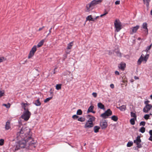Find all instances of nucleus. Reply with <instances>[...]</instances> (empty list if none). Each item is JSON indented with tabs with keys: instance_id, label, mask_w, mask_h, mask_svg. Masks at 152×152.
I'll return each instance as SVG.
<instances>
[{
	"instance_id": "nucleus-1",
	"label": "nucleus",
	"mask_w": 152,
	"mask_h": 152,
	"mask_svg": "<svg viewBox=\"0 0 152 152\" xmlns=\"http://www.w3.org/2000/svg\"><path fill=\"white\" fill-rule=\"evenodd\" d=\"M30 129L28 127L23 126L16 134V139L19 140L18 143L21 148L30 146L35 147L36 143L30 135Z\"/></svg>"
},
{
	"instance_id": "nucleus-2",
	"label": "nucleus",
	"mask_w": 152,
	"mask_h": 152,
	"mask_svg": "<svg viewBox=\"0 0 152 152\" xmlns=\"http://www.w3.org/2000/svg\"><path fill=\"white\" fill-rule=\"evenodd\" d=\"M30 112L27 110L24 111L21 116V118L25 121H28L30 117Z\"/></svg>"
},
{
	"instance_id": "nucleus-3",
	"label": "nucleus",
	"mask_w": 152,
	"mask_h": 152,
	"mask_svg": "<svg viewBox=\"0 0 152 152\" xmlns=\"http://www.w3.org/2000/svg\"><path fill=\"white\" fill-rule=\"evenodd\" d=\"M103 0H93L88 4L89 8L92 9L93 7L97 4L101 3Z\"/></svg>"
},
{
	"instance_id": "nucleus-4",
	"label": "nucleus",
	"mask_w": 152,
	"mask_h": 152,
	"mask_svg": "<svg viewBox=\"0 0 152 152\" xmlns=\"http://www.w3.org/2000/svg\"><path fill=\"white\" fill-rule=\"evenodd\" d=\"M112 111L110 109H108L104 113L101 115V117L103 118H106L109 116L112 115Z\"/></svg>"
},
{
	"instance_id": "nucleus-5",
	"label": "nucleus",
	"mask_w": 152,
	"mask_h": 152,
	"mask_svg": "<svg viewBox=\"0 0 152 152\" xmlns=\"http://www.w3.org/2000/svg\"><path fill=\"white\" fill-rule=\"evenodd\" d=\"M37 50V46L34 45L31 48L29 54L28 58H29L32 57Z\"/></svg>"
},
{
	"instance_id": "nucleus-6",
	"label": "nucleus",
	"mask_w": 152,
	"mask_h": 152,
	"mask_svg": "<svg viewBox=\"0 0 152 152\" xmlns=\"http://www.w3.org/2000/svg\"><path fill=\"white\" fill-rule=\"evenodd\" d=\"M114 25L115 30L117 32H119L121 29V25L120 22H118L117 20H116L114 22Z\"/></svg>"
},
{
	"instance_id": "nucleus-7",
	"label": "nucleus",
	"mask_w": 152,
	"mask_h": 152,
	"mask_svg": "<svg viewBox=\"0 0 152 152\" xmlns=\"http://www.w3.org/2000/svg\"><path fill=\"white\" fill-rule=\"evenodd\" d=\"M152 107V105L150 104L146 105L143 109V111L145 113H147Z\"/></svg>"
},
{
	"instance_id": "nucleus-8",
	"label": "nucleus",
	"mask_w": 152,
	"mask_h": 152,
	"mask_svg": "<svg viewBox=\"0 0 152 152\" xmlns=\"http://www.w3.org/2000/svg\"><path fill=\"white\" fill-rule=\"evenodd\" d=\"M100 126L102 129H105L108 126L106 120H104V121L100 123Z\"/></svg>"
},
{
	"instance_id": "nucleus-9",
	"label": "nucleus",
	"mask_w": 152,
	"mask_h": 152,
	"mask_svg": "<svg viewBox=\"0 0 152 152\" xmlns=\"http://www.w3.org/2000/svg\"><path fill=\"white\" fill-rule=\"evenodd\" d=\"M94 126V124L93 122H88V121L86 122L85 126V128H91Z\"/></svg>"
},
{
	"instance_id": "nucleus-10",
	"label": "nucleus",
	"mask_w": 152,
	"mask_h": 152,
	"mask_svg": "<svg viewBox=\"0 0 152 152\" xmlns=\"http://www.w3.org/2000/svg\"><path fill=\"white\" fill-rule=\"evenodd\" d=\"M140 28V26L139 25H137L135 26L132 27L131 28L132 31L131 32V34H132L136 32L137 30Z\"/></svg>"
},
{
	"instance_id": "nucleus-11",
	"label": "nucleus",
	"mask_w": 152,
	"mask_h": 152,
	"mask_svg": "<svg viewBox=\"0 0 152 152\" xmlns=\"http://www.w3.org/2000/svg\"><path fill=\"white\" fill-rule=\"evenodd\" d=\"M119 69L122 70H124L126 67V64L124 62H121L118 66Z\"/></svg>"
},
{
	"instance_id": "nucleus-12",
	"label": "nucleus",
	"mask_w": 152,
	"mask_h": 152,
	"mask_svg": "<svg viewBox=\"0 0 152 152\" xmlns=\"http://www.w3.org/2000/svg\"><path fill=\"white\" fill-rule=\"evenodd\" d=\"M140 137L139 136H138L137 137L136 139L134 140V142L136 144L140 143L141 142V140L140 139Z\"/></svg>"
},
{
	"instance_id": "nucleus-13",
	"label": "nucleus",
	"mask_w": 152,
	"mask_h": 152,
	"mask_svg": "<svg viewBox=\"0 0 152 152\" xmlns=\"http://www.w3.org/2000/svg\"><path fill=\"white\" fill-rule=\"evenodd\" d=\"M45 41L46 42L47 41L46 38H45L44 39H43L40 41L37 45V47L39 48L41 47L43 44L44 42Z\"/></svg>"
},
{
	"instance_id": "nucleus-14",
	"label": "nucleus",
	"mask_w": 152,
	"mask_h": 152,
	"mask_svg": "<svg viewBox=\"0 0 152 152\" xmlns=\"http://www.w3.org/2000/svg\"><path fill=\"white\" fill-rule=\"evenodd\" d=\"M94 107L93 106L91 105L88 108V110L87 111V113H89L91 112L92 113H95V112L93 111Z\"/></svg>"
},
{
	"instance_id": "nucleus-15",
	"label": "nucleus",
	"mask_w": 152,
	"mask_h": 152,
	"mask_svg": "<svg viewBox=\"0 0 152 152\" xmlns=\"http://www.w3.org/2000/svg\"><path fill=\"white\" fill-rule=\"evenodd\" d=\"M5 128L6 130H8L11 128L10 125V122L9 121H8L6 123Z\"/></svg>"
},
{
	"instance_id": "nucleus-16",
	"label": "nucleus",
	"mask_w": 152,
	"mask_h": 152,
	"mask_svg": "<svg viewBox=\"0 0 152 152\" xmlns=\"http://www.w3.org/2000/svg\"><path fill=\"white\" fill-rule=\"evenodd\" d=\"M142 26V28L145 29V31L147 32V34H148V30L147 28V23L146 22L143 23Z\"/></svg>"
},
{
	"instance_id": "nucleus-17",
	"label": "nucleus",
	"mask_w": 152,
	"mask_h": 152,
	"mask_svg": "<svg viewBox=\"0 0 152 152\" xmlns=\"http://www.w3.org/2000/svg\"><path fill=\"white\" fill-rule=\"evenodd\" d=\"M21 148L18 142H17L14 146L13 148L15 151L18 150L20 148Z\"/></svg>"
},
{
	"instance_id": "nucleus-18",
	"label": "nucleus",
	"mask_w": 152,
	"mask_h": 152,
	"mask_svg": "<svg viewBox=\"0 0 152 152\" xmlns=\"http://www.w3.org/2000/svg\"><path fill=\"white\" fill-rule=\"evenodd\" d=\"M143 56H144V54H142L141 55V56H140V58L138 60L137 62V64L138 65H140L141 64V62L142 61H143Z\"/></svg>"
},
{
	"instance_id": "nucleus-19",
	"label": "nucleus",
	"mask_w": 152,
	"mask_h": 152,
	"mask_svg": "<svg viewBox=\"0 0 152 152\" xmlns=\"http://www.w3.org/2000/svg\"><path fill=\"white\" fill-rule=\"evenodd\" d=\"M86 21H94L95 20V19L93 18L91 15H88L86 18Z\"/></svg>"
},
{
	"instance_id": "nucleus-20",
	"label": "nucleus",
	"mask_w": 152,
	"mask_h": 152,
	"mask_svg": "<svg viewBox=\"0 0 152 152\" xmlns=\"http://www.w3.org/2000/svg\"><path fill=\"white\" fill-rule=\"evenodd\" d=\"M98 107L100 109L104 110L105 108L104 105L101 102H99L97 104Z\"/></svg>"
},
{
	"instance_id": "nucleus-21",
	"label": "nucleus",
	"mask_w": 152,
	"mask_h": 152,
	"mask_svg": "<svg viewBox=\"0 0 152 152\" xmlns=\"http://www.w3.org/2000/svg\"><path fill=\"white\" fill-rule=\"evenodd\" d=\"M33 103L37 106H39L41 104V103L39 101V99L36 100L34 102H33Z\"/></svg>"
},
{
	"instance_id": "nucleus-22",
	"label": "nucleus",
	"mask_w": 152,
	"mask_h": 152,
	"mask_svg": "<svg viewBox=\"0 0 152 152\" xmlns=\"http://www.w3.org/2000/svg\"><path fill=\"white\" fill-rule=\"evenodd\" d=\"M121 111H124L126 109V107L125 105H122L118 107Z\"/></svg>"
},
{
	"instance_id": "nucleus-23",
	"label": "nucleus",
	"mask_w": 152,
	"mask_h": 152,
	"mask_svg": "<svg viewBox=\"0 0 152 152\" xmlns=\"http://www.w3.org/2000/svg\"><path fill=\"white\" fill-rule=\"evenodd\" d=\"M144 4H146L147 7L148 8L149 6V2L150 0H143Z\"/></svg>"
},
{
	"instance_id": "nucleus-24",
	"label": "nucleus",
	"mask_w": 152,
	"mask_h": 152,
	"mask_svg": "<svg viewBox=\"0 0 152 152\" xmlns=\"http://www.w3.org/2000/svg\"><path fill=\"white\" fill-rule=\"evenodd\" d=\"M100 127L98 126H95L94 127V129L95 133H97L99 132Z\"/></svg>"
},
{
	"instance_id": "nucleus-25",
	"label": "nucleus",
	"mask_w": 152,
	"mask_h": 152,
	"mask_svg": "<svg viewBox=\"0 0 152 152\" xmlns=\"http://www.w3.org/2000/svg\"><path fill=\"white\" fill-rule=\"evenodd\" d=\"M73 45V42H70L68 44L67 49H71Z\"/></svg>"
},
{
	"instance_id": "nucleus-26",
	"label": "nucleus",
	"mask_w": 152,
	"mask_h": 152,
	"mask_svg": "<svg viewBox=\"0 0 152 152\" xmlns=\"http://www.w3.org/2000/svg\"><path fill=\"white\" fill-rule=\"evenodd\" d=\"M111 119L114 121H116L118 120V118L117 116L114 115L111 117Z\"/></svg>"
},
{
	"instance_id": "nucleus-27",
	"label": "nucleus",
	"mask_w": 152,
	"mask_h": 152,
	"mask_svg": "<svg viewBox=\"0 0 152 152\" xmlns=\"http://www.w3.org/2000/svg\"><path fill=\"white\" fill-rule=\"evenodd\" d=\"M149 56V54H147L145 55V56H143V61L146 62Z\"/></svg>"
},
{
	"instance_id": "nucleus-28",
	"label": "nucleus",
	"mask_w": 152,
	"mask_h": 152,
	"mask_svg": "<svg viewBox=\"0 0 152 152\" xmlns=\"http://www.w3.org/2000/svg\"><path fill=\"white\" fill-rule=\"evenodd\" d=\"M21 105L22 107V108L25 111L27 110L26 108V105H27V103H22L21 104Z\"/></svg>"
},
{
	"instance_id": "nucleus-29",
	"label": "nucleus",
	"mask_w": 152,
	"mask_h": 152,
	"mask_svg": "<svg viewBox=\"0 0 152 152\" xmlns=\"http://www.w3.org/2000/svg\"><path fill=\"white\" fill-rule=\"evenodd\" d=\"M131 116L132 117H133V118H135L136 119L137 118V116L136 115L135 113H134L132 112H131L130 113Z\"/></svg>"
},
{
	"instance_id": "nucleus-30",
	"label": "nucleus",
	"mask_w": 152,
	"mask_h": 152,
	"mask_svg": "<svg viewBox=\"0 0 152 152\" xmlns=\"http://www.w3.org/2000/svg\"><path fill=\"white\" fill-rule=\"evenodd\" d=\"M152 46V44H151L149 46H148L147 47L145 51L146 52H148V51L151 49V48Z\"/></svg>"
},
{
	"instance_id": "nucleus-31",
	"label": "nucleus",
	"mask_w": 152,
	"mask_h": 152,
	"mask_svg": "<svg viewBox=\"0 0 152 152\" xmlns=\"http://www.w3.org/2000/svg\"><path fill=\"white\" fill-rule=\"evenodd\" d=\"M135 118H131L130 120V122L132 125H134L135 124V120H136Z\"/></svg>"
},
{
	"instance_id": "nucleus-32",
	"label": "nucleus",
	"mask_w": 152,
	"mask_h": 152,
	"mask_svg": "<svg viewBox=\"0 0 152 152\" xmlns=\"http://www.w3.org/2000/svg\"><path fill=\"white\" fill-rule=\"evenodd\" d=\"M95 120V118L94 116H92L91 118H89L88 121V122H93V121Z\"/></svg>"
},
{
	"instance_id": "nucleus-33",
	"label": "nucleus",
	"mask_w": 152,
	"mask_h": 152,
	"mask_svg": "<svg viewBox=\"0 0 152 152\" xmlns=\"http://www.w3.org/2000/svg\"><path fill=\"white\" fill-rule=\"evenodd\" d=\"M77 120L80 122H83L85 121V118H84L80 117L78 118Z\"/></svg>"
},
{
	"instance_id": "nucleus-34",
	"label": "nucleus",
	"mask_w": 152,
	"mask_h": 152,
	"mask_svg": "<svg viewBox=\"0 0 152 152\" xmlns=\"http://www.w3.org/2000/svg\"><path fill=\"white\" fill-rule=\"evenodd\" d=\"M145 127H142L139 130V131L142 133H144L145 132Z\"/></svg>"
},
{
	"instance_id": "nucleus-35",
	"label": "nucleus",
	"mask_w": 152,
	"mask_h": 152,
	"mask_svg": "<svg viewBox=\"0 0 152 152\" xmlns=\"http://www.w3.org/2000/svg\"><path fill=\"white\" fill-rule=\"evenodd\" d=\"M53 98V96H52L51 97L47 98L46 99H45L44 101V102L46 103L47 102L49 101L50 99H51Z\"/></svg>"
},
{
	"instance_id": "nucleus-36",
	"label": "nucleus",
	"mask_w": 152,
	"mask_h": 152,
	"mask_svg": "<svg viewBox=\"0 0 152 152\" xmlns=\"http://www.w3.org/2000/svg\"><path fill=\"white\" fill-rule=\"evenodd\" d=\"M82 114V111L80 109H78L77 112V115H81Z\"/></svg>"
},
{
	"instance_id": "nucleus-37",
	"label": "nucleus",
	"mask_w": 152,
	"mask_h": 152,
	"mask_svg": "<svg viewBox=\"0 0 152 152\" xmlns=\"http://www.w3.org/2000/svg\"><path fill=\"white\" fill-rule=\"evenodd\" d=\"M115 53L119 57L122 56L121 53L119 51H116Z\"/></svg>"
},
{
	"instance_id": "nucleus-38",
	"label": "nucleus",
	"mask_w": 152,
	"mask_h": 152,
	"mask_svg": "<svg viewBox=\"0 0 152 152\" xmlns=\"http://www.w3.org/2000/svg\"><path fill=\"white\" fill-rule=\"evenodd\" d=\"M133 144V142L132 141H129L128 142L127 144V146L128 147H130Z\"/></svg>"
},
{
	"instance_id": "nucleus-39",
	"label": "nucleus",
	"mask_w": 152,
	"mask_h": 152,
	"mask_svg": "<svg viewBox=\"0 0 152 152\" xmlns=\"http://www.w3.org/2000/svg\"><path fill=\"white\" fill-rule=\"evenodd\" d=\"M61 84H57L56 86V89L57 90L60 89L61 88Z\"/></svg>"
},
{
	"instance_id": "nucleus-40",
	"label": "nucleus",
	"mask_w": 152,
	"mask_h": 152,
	"mask_svg": "<svg viewBox=\"0 0 152 152\" xmlns=\"http://www.w3.org/2000/svg\"><path fill=\"white\" fill-rule=\"evenodd\" d=\"M137 145V146L135 148V149H138L142 147V145L140 143L138 144H136Z\"/></svg>"
},
{
	"instance_id": "nucleus-41",
	"label": "nucleus",
	"mask_w": 152,
	"mask_h": 152,
	"mask_svg": "<svg viewBox=\"0 0 152 152\" xmlns=\"http://www.w3.org/2000/svg\"><path fill=\"white\" fill-rule=\"evenodd\" d=\"M3 105L5 107H6L7 108H9L10 107V103H8L7 104H3Z\"/></svg>"
},
{
	"instance_id": "nucleus-42",
	"label": "nucleus",
	"mask_w": 152,
	"mask_h": 152,
	"mask_svg": "<svg viewBox=\"0 0 152 152\" xmlns=\"http://www.w3.org/2000/svg\"><path fill=\"white\" fill-rule=\"evenodd\" d=\"M149 117H150V116H149V115L146 114L144 115V118L145 119L148 120V119L149 118Z\"/></svg>"
},
{
	"instance_id": "nucleus-43",
	"label": "nucleus",
	"mask_w": 152,
	"mask_h": 152,
	"mask_svg": "<svg viewBox=\"0 0 152 152\" xmlns=\"http://www.w3.org/2000/svg\"><path fill=\"white\" fill-rule=\"evenodd\" d=\"M145 124V121H141L140 122V126H144Z\"/></svg>"
},
{
	"instance_id": "nucleus-44",
	"label": "nucleus",
	"mask_w": 152,
	"mask_h": 152,
	"mask_svg": "<svg viewBox=\"0 0 152 152\" xmlns=\"http://www.w3.org/2000/svg\"><path fill=\"white\" fill-rule=\"evenodd\" d=\"M4 143V140L3 139L0 140V145H2Z\"/></svg>"
},
{
	"instance_id": "nucleus-45",
	"label": "nucleus",
	"mask_w": 152,
	"mask_h": 152,
	"mask_svg": "<svg viewBox=\"0 0 152 152\" xmlns=\"http://www.w3.org/2000/svg\"><path fill=\"white\" fill-rule=\"evenodd\" d=\"M79 117V116L77 115H73L72 118L73 119H77Z\"/></svg>"
},
{
	"instance_id": "nucleus-46",
	"label": "nucleus",
	"mask_w": 152,
	"mask_h": 152,
	"mask_svg": "<svg viewBox=\"0 0 152 152\" xmlns=\"http://www.w3.org/2000/svg\"><path fill=\"white\" fill-rule=\"evenodd\" d=\"M6 58L4 57H0V63L2 62L3 60H6Z\"/></svg>"
},
{
	"instance_id": "nucleus-47",
	"label": "nucleus",
	"mask_w": 152,
	"mask_h": 152,
	"mask_svg": "<svg viewBox=\"0 0 152 152\" xmlns=\"http://www.w3.org/2000/svg\"><path fill=\"white\" fill-rule=\"evenodd\" d=\"M52 29V28L51 27L49 29V33L47 34V36L46 37V38H45L46 39H47V37L51 33V30Z\"/></svg>"
},
{
	"instance_id": "nucleus-48",
	"label": "nucleus",
	"mask_w": 152,
	"mask_h": 152,
	"mask_svg": "<svg viewBox=\"0 0 152 152\" xmlns=\"http://www.w3.org/2000/svg\"><path fill=\"white\" fill-rule=\"evenodd\" d=\"M4 93L2 91H0V98L3 96Z\"/></svg>"
},
{
	"instance_id": "nucleus-49",
	"label": "nucleus",
	"mask_w": 152,
	"mask_h": 152,
	"mask_svg": "<svg viewBox=\"0 0 152 152\" xmlns=\"http://www.w3.org/2000/svg\"><path fill=\"white\" fill-rule=\"evenodd\" d=\"M92 94L94 97H96L97 96V94L96 93L93 92Z\"/></svg>"
},
{
	"instance_id": "nucleus-50",
	"label": "nucleus",
	"mask_w": 152,
	"mask_h": 152,
	"mask_svg": "<svg viewBox=\"0 0 152 152\" xmlns=\"http://www.w3.org/2000/svg\"><path fill=\"white\" fill-rule=\"evenodd\" d=\"M115 4L116 5H118L120 4V1L119 0H118L116 1L115 2Z\"/></svg>"
},
{
	"instance_id": "nucleus-51",
	"label": "nucleus",
	"mask_w": 152,
	"mask_h": 152,
	"mask_svg": "<svg viewBox=\"0 0 152 152\" xmlns=\"http://www.w3.org/2000/svg\"><path fill=\"white\" fill-rule=\"evenodd\" d=\"M108 13V12H105L103 14H102V15H101L100 16V17H102V16H104L105 15H106Z\"/></svg>"
},
{
	"instance_id": "nucleus-52",
	"label": "nucleus",
	"mask_w": 152,
	"mask_h": 152,
	"mask_svg": "<svg viewBox=\"0 0 152 152\" xmlns=\"http://www.w3.org/2000/svg\"><path fill=\"white\" fill-rule=\"evenodd\" d=\"M150 102V101L147 100L144 102V104L146 105L149 104L148 103Z\"/></svg>"
},
{
	"instance_id": "nucleus-53",
	"label": "nucleus",
	"mask_w": 152,
	"mask_h": 152,
	"mask_svg": "<svg viewBox=\"0 0 152 152\" xmlns=\"http://www.w3.org/2000/svg\"><path fill=\"white\" fill-rule=\"evenodd\" d=\"M115 74L116 75H119V72L118 71H115Z\"/></svg>"
},
{
	"instance_id": "nucleus-54",
	"label": "nucleus",
	"mask_w": 152,
	"mask_h": 152,
	"mask_svg": "<svg viewBox=\"0 0 152 152\" xmlns=\"http://www.w3.org/2000/svg\"><path fill=\"white\" fill-rule=\"evenodd\" d=\"M110 87L112 88H114V85L113 84H111L110 85Z\"/></svg>"
},
{
	"instance_id": "nucleus-55",
	"label": "nucleus",
	"mask_w": 152,
	"mask_h": 152,
	"mask_svg": "<svg viewBox=\"0 0 152 152\" xmlns=\"http://www.w3.org/2000/svg\"><path fill=\"white\" fill-rule=\"evenodd\" d=\"M149 133L151 136H152V130H151L149 131Z\"/></svg>"
},
{
	"instance_id": "nucleus-56",
	"label": "nucleus",
	"mask_w": 152,
	"mask_h": 152,
	"mask_svg": "<svg viewBox=\"0 0 152 152\" xmlns=\"http://www.w3.org/2000/svg\"><path fill=\"white\" fill-rule=\"evenodd\" d=\"M149 140L152 141V136H150L148 139Z\"/></svg>"
},
{
	"instance_id": "nucleus-57",
	"label": "nucleus",
	"mask_w": 152,
	"mask_h": 152,
	"mask_svg": "<svg viewBox=\"0 0 152 152\" xmlns=\"http://www.w3.org/2000/svg\"><path fill=\"white\" fill-rule=\"evenodd\" d=\"M44 26H43L42 27L39 28V31H40L43 28H44Z\"/></svg>"
},
{
	"instance_id": "nucleus-58",
	"label": "nucleus",
	"mask_w": 152,
	"mask_h": 152,
	"mask_svg": "<svg viewBox=\"0 0 152 152\" xmlns=\"http://www.w3.org/2000/svg\"><path fill=\"white\" fill-rule=\"evenodd\" d=\"M134 78L135 80H137L139 79V77H138L135 76L134 77Z\"/></svg>"
},
{
	"instance_id": "nucleus-59",
	"label": "nucleus",
	"mask_w": 152,
	"mask_h": 152,
	"mask_svg": "<svg viewBox=\"0 0 152 152\" xmlns=\"http://www.w3.org/2000/svg\"><path fill=\"white\" fill-rule=\"evenodd\" d=\"M51 90H52V89H50V94H53V92L51 91Z\"/></svg>"
},
{
	"instance_id": "nucleus-60",
	"label": "nucleus",
	"mask_w": 152,
	"mask_h": 152,
	"mask_svg": "<svg viewBox=\"0 0 152 152\" xmlns=\"http://www.w3.org/2000/svg\"><path fill=\"white\" fill-rule=\"evenodd\" d=\"M64 56L65 57V58H64V59H65L67 57V55L66 54H64Z\"/></svg>"
},
{
	"instance_id": "nucleus-61",
	"label": "nucleus",
	"mask_w": 152,
	"mask_h": 152,
	"mask_svg": "<svg viewBox=\"0 0 152 152\" xmlns=\"http://www.w3.org/2000/svg\"><path fill=\"white\" fill-rule=\"evenodd\" d=\"M99 16H97L95 18H94V19H95V20L96 19H97L98 18H99Z\"/></svg>"
},
{
	"instance_id": "nucleus-62",
	"label": "nucleus",
	"mask_w": 152,
	"mask_h": 152,
	"mask_svg": "<svg viewBox=\"0 0 152 152\" xmlns=\"http://www.w3.org/2000/svg\"><path fill=\"white\" fill-rule=\"evenodd\" d=\"M141 39V38L140 37H138L137 39L139 40H140Z\"/></svg>"
},
{
	"instance_id": "nucleus-63",
	"label": "nucleus",
	"mask_w": 152,
	"mask_h": 152,
	"mask_svg": "<svg viewBox=\"0 0 152 152\" xmlns=\"http://www.w3.org/2000/svg\"><path fill=\"white\" fill-rule=\"evenodd\" d=\"M150 97L152 99V94L150 96Z\"/></svg>"
},
{
	"instance_id": "nucleus-64",
	"label": "nucleus",
	"mask_w": 152,
	"mask_h": 152,
	"mask_svg": "<svg viewBox=\"0 0 152 152\" xmlns=\"http://www.w3.org/2000/svg\"><path fill=\"white\" fill-rule=\"evenodd\" d=\"M151 14L152 15V10L151 11Z\"/></svg>"
}]
</instances>
